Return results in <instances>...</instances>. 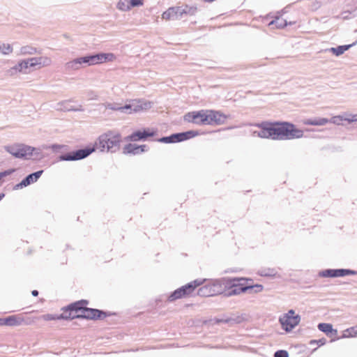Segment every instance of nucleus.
<instances>
[{
    "instance_id": "nucleus-1",
    "label": "nucleus",
    "mask_w": 357,
    "mask_h": 357,
    "mask_svg": "<svg viewBox=\"0 0 357 357\" xmlns=\"http://www.w3.org/2000/svg\"><path fill=\"white\" fill-rule=\"evenodd\" d=\"M116 56L112 53H101L91 56H86L75 59L66 64V68L68 70H76L84 66L96 65L102 63L106 61H112L115 60Z\"/></svg>"
},
{
    "instance_id": "nucleus-2",
    "label": "nucleus",
    "mask_w": 357,
    "mask_h": 357,
    "mask_svg": "<svg viewBox=\"0 0 357 357\" xmlns=\"http://www.w3.org/2000/svg\"><path fill=\"white\" fill-rule=\"evenodd\" d=\"M303 131L288 122H276L275 139L301 138Z\"/></svg>"
},
{
    "instance_id": "nucleus-3",
    "label": "nucleus",
    "mask_w": 357,
    "mask_h": 357,
    "mask_svg": "<svg viewBox=\"0 0 357 357\" xmlns=\"http://www.w3.org/2000/svg\"><path fill=\"white\" fill-rule=\"evenodd\" d=\"M243 280L248 282L252 281V279L243 278L223 279V294L226 296H231L240 294L249 290V287H247V285L245 286L243 283L241 282Z\"/></svg>"
},
{
    "instance_id": "nucleus-4",
    "label": "nucleus",
    "mask_w": 357,
    "mask_h": 357,
    "mask_svg": "<svg viewBox=\"0 0 357 357\" xmlns=\"http://www.w3.org/2000/svg\"><path fill=\"white\" fill-rule=\"evenodd\" d=\"M204 282V280L197 279L178 288L168 297V301L173 302L178 299L190 296L198 287L203 284Z\"/></svg>"
},
{
    "instance_id": "nucleus-5",
    "label": "nucleus",
    "mask_w": 357,
    "mask_h": 357,
    "mask_svg": "<svg viewBox=\"0 0 357 357\" xmlns=\"http://www.w3.org/2000/svg\"><path fill=\"white\" fill-rule=\"evenodd\" d=\"M50 63H51V59L49 57L30 58V59H28L26 60H24V61L20 62L14 68L10 69L8 70V73H10V75L13 74V71L26 73V70L29 67H34V66H38L40 68V67L49 66Z\"/></svg>"
},
{
    "instance_id": "nucleus-6",
    "label": "nucleus",
    "mask_w": 357,
    "mask_h": 357,
    "mask_svg": "<svg viewBox=\"0 0 357 357\" xmlns=\"http://www.w3.org/2000/svg\"><path fill=\"white\" fill-rule=\"evenodd\" d=\"M89 302L86 300H81L62 308L61 317L63 319H74L82 318L84 305Z\"/></svg>"
},
{
    "instance_id": "nucleus-7",
    "label": "nucleus",
    "mask_w": 357,
    "mask_h": 357,
    "mask_svg": "<svg viewBox=\"0 0 357 357\" xmlns=\"http://www.w3.org/2000/svg\"><path fill=\"white\" fill-rule=\"evenodd\" d=\"M120 142L121 135L117 132L109 131L100 136L96 146L101 151H109L114 147L119 146Z\"/></svg>"
},
{
    "instance_id": "nucleus-8",
    "label": "nucleus",
    "mask_w": 357,
    "mask_h": 357,
    "mask_svg": "<svg viewBox=\"0 0 357 357\" xmlns=\"http://www.w3.org/2000/svg\"><path fill=\"white\" fill-rule=\"evenodd\" d=\"M26 314L20 313L1 317L0 318V326L17 327L31 324L33 320L26 318Z\"/></svg>"
},
{
    "instance_id": "nucleus-9",
    "label": "nucleus",
    "mask_w": 357,
    "mask_h": 357,
    "mask_svg": "<svg viewBox=\"0 0 357 357\" xmlns=\"http://www.w3.org/2000/svg\"><path fill=\"white\" fill-rule=\"evenodd\" d=\"M223 280L206 284L198 289L197 294L200 296L209 297L218 294H223Z\"/></svg>"
},
{
    "instance_id": "nucleus-10",
    "label": "nucleus",
    "mask_w": 357,
    "mask_h": 357,
    "mask_svg": "<svg viewBox=\"0 0 357 357\" xmlns=\"http://www.w3.org/2000/svg\"><path fill=\"white\" fill-rule=\"evenodd\" d=\"M6 151L15 158H26L33 155L35 148L23 144H17L6 147Z\"/></svg>"
},
{
    "instance_id": "nucleus-11",
    "label": "nucleus",
    "mask_w": 357,
    "mask_h": 357,
    "mask_svg": "<svg viewBox=\"0 0 357 357\" xmlns=\"http://www.w3.org/2000/svg\"><path fill=\"white\" fill-rule=\"evenodd\" d=\"M301 321L300 316L296 314L293 310H290L280 318V322L284 330L289 332L296 326Z\"/></svg>"
},
{
    "instance_id": "nucleus-12",
    "label": "nucleus",
    "mask_w": 357,
    "mask_h": 357,
    "mask_svg": "<svg viewBox=\"0 0 357 357\" xmlns=\"http://www.w3.org/2000/svg\"><path fill=\"white\" fill-rule=\"evenodd\" d=\"M257 127L259 128V130L255 131V133L258 137L275 139L276 122H262L257 124Z\"/></svg>"
},
{
    "instance_id": "nucleus-13",
    "label": "nucleus",
    "mask_w": 357,
    "mask_h": 357,
    "mask_svg": "<svg viewBox=\"0 0 357 357\" xmlns=\"http://www.w3.org/2000/svg\"><path fill=\"white\" fill-rule=\"evenodd\" d=\"M184 14H187V11L181 7H172L168 8L162 15V18L165 20H177Z\"/></svg>"
},
{
    "instance_id": "nucleus-14",
    "label": "nucleus",
    "mask_w": 357,
    "mask_h": 357,
    "mask_svg": "<svg viewBox=\"0 0 357 357\" xmlns=\"http://www.w3.org/2000/svg\"><path fill=\"white\" fill-rule=\"evenodd\" d=\"M196 134L193 131H188L186 132L174 134L170 137H162L160 139H159V141L165 143L182 142L183 140L192 138Z\"/></svg>"
},
{
    "instance_id": "nucleus-15",
    "label": "nucleus",
    "mask_w": 357,
    "mask_h": 357,
    "mask_svg": "<svg viewBox=\"0 0 357 357\" xmlns=\"http://www.w3.org/2000/svg\"><path fill=\"white\" fill-rule=\"evenodd\" d=\"M156 134V130L146 128L143 130H137L128 137V139L132 142H136L145 139L149 137H153Z\"/></svg>"
},
{
    "instance_id": "nucleus-16",
    "label": "nucleus",
    "mask_w": 357,
    "mask_h": 357,
    "mask_svg": "<svg viewBox=\"0 0 357 357\" xmlns=\"http://www.w3.org/2000/svg\"><path fill=\"white\" fill-rule=\"evenodd\" d=\"M204 109L199 111H194L187 113L184 116V120L189 123L198 125H203Z\"/></svg>"
},
{
    "instance_id": "nucleus-17",
    "label": "nucleus",
    "mask_w": 357,
    "mask_h": 357,
    "mask_svg": "<svg viewBox=\"0 0 357 357\" xmlns=\"http://www.w3.org/2000/svg\"><path fill=\"white\" fill-rule=\"evenodd\" d=\"M106 317L105 312L93 308H89L84 305L82 319H102Z\"/></svg>"
},
{
    "instance_id": "nucleus-18",
    "label": "nucleus",
    "mask_w": 357,
    "mask_h": 357,
    "mask_svg": "<svg viewBox=\"0 0 357 357\" xmlns=\"http://www.w3.org/2000/svg\"><path fill=\"white\" fill-rule=\"evenodd\" d=\"M354 273V271L348 269H328L321 272L323 277L337 278L343 277Z\"/></svg>"
},
{
    "instance_id": "nucleus-19",
    "label": "nucleus",
    "mask_w": 357,
    "mask_h": 357,
    "mask_svg": "<svg viewBox=\"0 0 357 357\" xmlns=\"http://www.w3.org/2000/svg\"><path fill=\"white\" fill-rule=\"evenodd\" d=\"M210 113L211 116V126L224 124L228 119L227 115L220 111L211 109Z\"/></svg>"
},
{
    "instance_id": "nucleus-20",
    "label": "nucleus",
    "mask_w": 357,
    "mask_h": 357,
    "mask_svg": "<svg viewBox=\"0 0 357 357\" xmlns=\"http://www.w3.org/2000/svg\"><path fill=\"white\" fill-rule=\"evenodd\" d=\"M90 154V151L88 150L81 149L76 152L68 153L63 155L61 158L64 160H75L84 158Z\"/></svg>"
},
{
    "instance_id": "nucleus-21",
    "label": "nucleus",
    "mask_w": 357,
    "mask_h": 357,
    "mask_svg": "<svg viewBox=\"0 0 357 357\" xmlns=\"http://www.w3.org/2000/svg\"><path fill=\"white\" fill-rule=\"evenodd\" d=\"M318 328L321 331L324 332L327 336L330 337H336L337 335V331L333 328V326L331 324L321 323L318 325Z\"/></svg>"
},
{
    "instance_id": "nucleus-22",
    "label": "nucleus",
    "mask_w": 357,
    "mask_h": 357,
    "mask_svg": "<svg viewBox=\"0 0 357 357\" xmlns=\"http://www.w3.org/2000/svg\"><path fill=\"white\" fill-rule=\"evenodd\" d=\"M43 171L40 170L35 173L31 174L27 176L24 180L22 181L20 185L22 186H27L34 182H36L42 175Z\"/></svg>"
},
{
    "instance_id": "nucleus-23",
    "label": "nucleus",
    "mask_w": 357,
    "mask_h": 357,
    "mask_svg": "<svg viewBox=\"0 0 357 357\" xmlns=\"http://www.w3.org/2000/svg\"><path fill=\"white\" fill-rule=\"evenodd\" d=\"M145 148H146L145 145L136 146V145H133L132 144H129L126 145L123 149H124V153H126L136 154L139 152L144 151Z\"/></svg>"
},
{
    "instance_id": "nucleus-24",
    "label": "nucleus",
    "mask_w": 357,
    "mask_h": 357,
    "mask_svg": "<svg viewBox=\"0 0 357 357\" xmlns=\"http://www.w3.org/2000/svg\"><path fill=\"white\" fill-rule=\"evenodd\" d=\"M328 122V120L325 118L317 119H307L303 121L305 125L309 126H324Z\"/></svg>"
},
{
    "instance_id": "nucleus-25",
    "label": "nucleus",
    "mask_w": 357,
    "mask_h": 357,
    "mask_svg": "<svg viewBox=\"0 0 357 357\" xmlns=\"http://www.w3.org/2000/svg\"><path fill=\"white\" fill-rule=\"evenodd\" d=\"M350 47H351V45H342L337 47H332L331 50L335 55L340 56L345 51L348 50Z\"/></svg>"
},
{
    "instance_id": "nucleus-26",
    "label": "nucleus",
    "mask_w": 357,
    "mask_h": 357,
    "mask_svg": "<svg viewBox=\"0 0 357 357\" xmlns=\"http://www.w3.org/2000/svg\"><path fill=\"white\" fill-rule=\"evenodd\" d=\"M117 8L120 10L127 11L131 9L129 0H120L117 3Z\"/></svg>"
},
{
    "instance_id": "nucleus-27",
    "label": "nucleus",
    "mask_w": 357,
    "mask_h": 357,
    "mask_svg": "<svg viewBox=\"0 0 357 357\" xmlns=\"http://www.w3.org/2000/svg\"><path fill=\"white\" fill-rule=\"evenodd\" d=\"M259 274L265 277H275L277 275V271L274 268H264L260 270Z\"/></svg>"
},
{
    "instance_id": "nucleus-28",
    "label": "nucleus",
    "mask_w": 357,
    "mask_h": 357,
    "mask_svg": "<svg viewBox=\"0 0 357 357\" xmlns=\"http://www.w3.org/2000/svg\"><path fill=\"white\" fill-rule=\"evenodd\" d=\"M286 23L280 17H276L275 20H273L268 24V26H271L272 28H273L274 26H275L277 28H282L284 27Z\"/></svg>"
},
{
    "instance_id": "nucleus-29",
    "label": "nucleus",
    "mask_w": 357,
    "mask_h": 357,
    "mask_svg": "<svg viewBox=\"0 0 357 357\" xmlns=\"http://www.w3.org/2000/svg\"><path fill=\"white\" fill-rule=\"evenodd\" d=\"M0 52L3 54H8L13 52V47L10 44H2L0 45Z\"/></svg>"
},
{
    "instance_id": "nucleus-30",
    "label": "nucleus",
    "mask_w": 357,
    "mask_h": 357,
    "mask_svg": "<svg viewBox=\"0 0 357 357\" xmlns=\"http://www.w3.org/2000/svg\"><path fill=\"white\" fill-rule=\"evenodd\" d=\"M211 109L204 110V121L203 125H211Z\"/></svg>"
},
{
    "instance_id": "nucleus-31",
    "label": "nucleus",
    "mask_w": 357,
    "mask_h": 357,
    "mask_svg": "<svg viewBox=\"0 0 357 357\" xmlns=\"http://www.w3.org/2000/svg\"><path fill=\"white\" fill-rule=\"evenodd\" d=\"M41 318L45 321L63 319L61 317V314L60 315H54V314H47L43 315L41 317Z\"/></svg>"
},
{
    "instance_id": "nucleus-32",
    "label": "nucleus",
    "mask_w": 357,
    "mask_h": 357,
    "mask_svg": "<svg viewBox=\"0 0 357 357\" xmlns=\"http://www.w3.org/2000/svg\"><path fill=\"white\" fill-rule=\"evenodd\" d=\"M131 8L136 6H141L144 4V0H129Z\"/></svg>"
},
{
    "instance_id": "nucleus-33",
    "label": "nucleus",
    "mask_w": 357,
    "mask_h": 357,
    "mask_svg": "<svg viewBox=\"0 0 357 357\" xmlns=\"http://www.w3.org/2000/svg\"><path fill=\"white\" fill-rule=\"evenodd\" d=\"M15 172V169H10L6 170L4 172H0V181L3 178L12 174Z\"/></svg>"
},
{
    "instance_id": "nucleus-34",
    "label": "nucleus",
    "mask_w": 357,
    "mask_h": 357,
    "mask_svg": "<svg viewBox=\"0 0 357 357\" xmlns=\"http://www.w3.org/2000/svg\"><path fill=\"white\" fill-rule=\"evenodd\" d=\"M247 287H249V289H255V292H260L263 290V286L261 284H255V285H247Z\"/></svg>"
},
{
    "instance_id": "nucleus-35",
    "label": "nucleus",
    "mask_w": 357,
    "mask_h": 357,
    "mask_svg": "<svg viewBox=\"0 0 357 357\" xmlns=\"http://www.w3.org/2000/svg\"><path fill=\"white\" fill-rule=\"evenodd\" d=\"M275 357H289V354L287 351L284 350H279L276 351L274 354Z\"/></svg>"
},
{
    "instance_id": "nucleus-36",
    "label": "nucleus",
    "mask_w": 357,
    "mask_h": 357,
    "mask_svg": "<svg viewBox=\"0 0 357 357\" xmlns=\"http://www.w3.org/2000/svg\"><path fill=\"white\" fill-rule=\"evenodd\" d=\"M310 343V344H318L319 345H324L326 343V340L323 338L319 340H311Z\"/></svg>"
},
{
    "instance_id": "nucleus-37",
    "label": "nucleus",
    "mask_w": 357,
    "mask_h": 357,
    "mask_svg": "<svg viewBox=\"0 0 357 357\" xmlns=\"http://www.w3.org/2000/svg\"><path fill=\"white\" fill-rule=\"evenodd\" d=\"M31 294L33 296H37L38 295V291L37 290H33Z\"/></svg>"
},
{
    "instance_id": "nucleus-38",
    "label": "nucleus",
    "mask_w": 357,
    "mask_h": 357,
    "mask_svg": "<svg viewBox=\"0 0 357 357\" xmlns=\"http://www.w3.org/2000/svg\"><path fill=\"white\" fill-rule=\"evenodd\" d=\"M4 193H0V201L4 197Z\"/></svg>"
},
{
    "instance_id": "nucleus-39",
    "label": "nucleus",
    "mask_w": 357,
    "mask_h": 357,
    "mask_svg": "<svg viewBox=\"0 0 357 357\" xmlns=\"http://www.w3.org/2000/svg\"><path fill=\"white\" fill-rule=\"evenodd\" d=\"M130 106H126L125 107H122L121 108L122 110H123L124 109H128L130 108Z\"/></svg>"
}]
</instances>
